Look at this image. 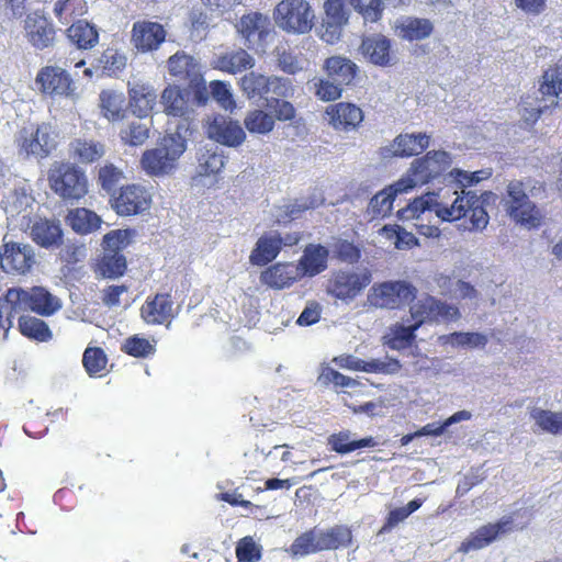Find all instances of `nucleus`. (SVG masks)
<instances>
[{"label": "nucleus", "mask_w": 562, "mask_h": 562, "mask_svg": "<svg viewBox=\"0 0 562 562\" xmlns=\"http://www.w3.org/2000/svg\"><path fill=\"white\" fill-rule=\"evenodd\" d=\"M490 198L491 192H484L479 195L476 191L465 190L464 188L461 191L454 190L452 192L451 202L445 201V196L439 200V195L434 192L427 193L400 210L398 216L407 221L418 218L426 211H430L441 221L446 222L469 217V231L481 232L487 226L490 221L485 209Z\"/></svg>", "instance_id": "1"}, {"label": "nucleus", "mask_w": 562, "mask_h": 562, "mask_svg": "<svg viewBox=\"0 0 562 562\" xmlns=\"http://www.w3.org/2000/svg\"><path fill=\"white\" fill-rule=\"evenodd\" d=\"M0 306L5 312L8 328L13 326V318L18 314L33 312L40 316L48 317L57 313L63 303L59 297L52 294L44 286L11 288L3 299H0Z\"/></svg>", "instance_id": "2"}, {"label": "nucleus", "mask_w": 562, "mask_h": 562, "mask_svg": "<svg viewBox=\"0 0 562 562\" xmlns=\"http://www.w3.org/2000/svg\"><path fill=\"white\" fill-rule=\"evenodd\" d=\"M187 148V137L168 133L158 146L146 150L140 159L144 171L154 177L171 173Z\"/></svg>", "instance_id": "3"}, {"label": "nucleus", "mask_w": 562, "mask_h": 562, "mask_svg": "<svg viewBox=\"0 0 562 562\" xmlns=\"http://www.w3.org/2000/svg\"><path fill=\"white\" fill-rule=\"evenodd\" d=\"M161 104L164 112L175 117V131L171 134L187 137L194 130V110L190 102V92L180 89L178 86H168L161 93Z\"/></svg>", "instance_id": "4"}, {"label": "nucleus", "mask_w": 562, "mask_h": 562, "mask_svg": "<svg viewBox=\"0 0 562 562\" xmlns=\"http://www.w3.org/2000/svg\"><path fill=\"white\" fill-rule=\"evenodd\" d=\"M274 20L288 33L305 34L314 25L315 13L307 0H282L274 9Z\"/></svg>", "instance_id": "5"}, {"label": "nucleus", "mask_w": 562, "mask_h": 562, "mask_svg": "<svg viewBox=\"0 0 562 562\" xmlns=\"http://www.w3.org/2000/svg\"><path fill=\"white\" fill-rule=\"evenodd\" d=\"M416 295L417 289L407 281H386L372 286L368 302L374 307L394 310L412 303Z\"/></svg>", "instance_id": "6"}, {"label": "nucleus", "mask_w": 562, "mask_h": 562, "mask_svg": "<svg viewBox=\"0 0 562 562\" xmlns=\"http://www.w3.org/2000/svg\"><path fill=\"white\" fill-rule=\"evenodd\" d=\"M48 179L52 190L64 200H79L88 191L85 173L68 164L55 166Z\"/></svg>", "instance_id": "7"}, {"label": "nucleus", "mask_w": 562, "mask_h": 562, "mask_svg": "<svg viewBox=\"0 0 562 562\" xmlns=\"http://www.w3.org/2000/svg\"><path fill=\"white\" fill-rule=\"evenodd\" d=\"M506 212L521 225L535 227L540 224V212L529 199L520 181H510L504 199Z\"/></svg>", "instance_id": "8"}, {"label": "nucleus", "mask_w": 562, "mask_h": 562, "mask_svg": "<svg viewBox=\"0 0 562 562\" xmlns=\"http://www.w3.org/2000/svg\"><path fill=\"white\" fill-rule=\"evenodd\" d=\"M452 159L445 150L428 151L426 156L415 159L406 176L403 179L411 180V190L417 186L425 184L439 177L450 168Z\"/></svg>", "instance_id": "9"}, {"label": "nucleus", "mask_w": 562, "mask_h": 562, "mask_svg": "<svg viewBox=\"0 0 562 562\" xmlns=\"http://www.w3.org/2000/svg\"><path fill=\"white\" fill-rule=\"evenodd\" d=\"M35 85L41 93L55 98L76 99L77 86L71 76L61 67L45 66L41 68L35 78Z\"/></svg>", "instance_id": "10"}, {"label": "nucleus", "mask_w": 562, "mask_h": 562, "mask_svg": "<svg viewBox=\"0 0 562 562\" xmlns=\"http://www.w3.org/2000/svg\"><path fill=\"white\" fill-rule=\"evenodd\" d=\"M19 155L44 158L55 148L56 143L48 125L24 127L16 136Z\"/></svg>", "instance_id": "11"}, {"label": "nucleus", "mask_w": 562, "mask_h": 562, "mask_svg": "<svg viewBox=\"0 0 562 562\" xmlns=\"http://www.w3.org/2000/svg\"><path fill=\"white\" fill-rule=\"evenodd\" d=\"M35 262L36 255L30 244L5 241L0 247V268L5 273L25 274Z\"/></svg>", "instance_id": "12"}, {"label": "nucleus", "mask_w": 562, "mask_h": 562, "mask_svg": "<svg viewBox=\"0 0 562 562\" xmlns=\"http://www.w3.org/2000/svg\"><path fill=\"white\" fill-rule=\"evenodd\" d=\"M237 27L249 49L265 50L271 33V22L267 15L259 12L246 14L240 19Z\"/></svg>", "instance_id": "13"}, {"label": "nucleus", "mask_w": 562, "mask_h": 562, "mask_svg": "<svg viewBox=\"0 0 562 562\" xmlns=\"http://www.w3.org/2000/svg\"><path fill=\"white\" fill-rule=\"evenodd\" d=\"M321 37L328 44L339 41L349 21V10L345 0H325Z\"/></svg>", "instance_id": "14"}, {"label": "nucleus", "mask_w": 562, "mask_h": 562, "mask_svg": "<svg viewBox=\"0 0 562 562\" xmlns=\"http://www.w3.org/2000/svg\"><path fill=\"white\" fill-rule=\"evenodd\" d=\"M411 316L418 327L427 321H452L459 316L456 306L446 304L432 296L420 297L411 306Z\"/></svg>", "instance_id": "15"}, {"label": "nucleus", "mask_w": 562, "mask_h": 562, "mask_svg": "<svg viewBox=\"0 0 562 562\" xmlns=\"http://www.w3.org/2000/svg\"><path fill=\"white\" fill-rule=\"evenodd\" d=\"M370 283L368 273L338 271L329 281L328 292L337 299L356 297Z\"/></svg>", "instance_id": "16"}, {"label": "nucleus", "mask_w": 562, "mask_h": 562, "mask_svg": "<svg viewBox=\"0 0 562 562\" xmlns=\"http://www.w3.org/2000/svg\"><path fill=\"white\" fill-rule=\"evenodd\" d=\"M150 195L138 184L123 187L119 196L114 199V209L120 215H134L147 211L150 206Z\"/></svg>", "instance_id": "17"}, {"label": "nucleus", "mask_w": 562, "mask_h": 562, "mask_svg": "<svg viewBox=\"0 0 562 562\" xmlns=\"http://www.w3.org/2000/svg\"><path fill=\"white\" fill-rule=\"evenodd\" d=\"M512 524L513 519L510 517H503L495 524L480 527L461 543L459 551L468 553L487 547L496 540L498 536L508 532L512 529Z\"/></svg>", "instance_id": "18"}, {"label": "nucleus", "mask_w": 562, "mask_h": 562, "mask_svg": "<svg viewBox=\"0 0 562 562\" xmlns=\"http://www.w3.org/2000/svg\"><path fill=\"white\" fill-rule=\"evenodd\" d=\"M206 133L211 139L228 147L239 146L246 137L238 122L222 115L213 119L207 126Z\"/></svg>", "instance_id": "19"}, {"label": "nucleus", "mask_w": 562, "mask_h": 562, "mask_svg": "<svg viewBox=\"0 0 562 562\" xmlns=\"http://www.w3.org/2000/svg\"><path fill=\"white\" fill-rule=\"evenodd\" d=\"M166 38L164 26L153 21H137L132 29V43L143 53L157 49Z\"/></svg>", "instance_id": "20"}, {"label": "nucleus", "mask_w": 562, "mask_h": 562, "mask_svg": "<svg viewBox=\"0 0 562 562\" xmlns=\"http://www.w3.org/2000/svg\"><path fill=\"white\" fill-rule=\"evenodd\" d=\"M411 190V180L401 178L395 183L378 192L368 205V214L371 218L387 216L393 207V202L398 193Z\"/></svg>", "instance_id": "21"}, {"label": "nucleus", "mask_w": 562, "mask_h": 562, "mask_svg": "<svg viewBox=\"0 0 562 562\" xmlns=\"http://www.w3.org/2000/svg\"><path fill=\"white\" fill-rule=\"evenodd\" d=\"M24 29L29 42L37 49L47 48L54 43L55 29L53 24L37 12L26 16Z\"/></svg>", "instance_id": "22"}, {"label": "nucleus", "mask_w": 562, "mask_h": 562, "mask_svg": "<svg viewBox=\"0 0 562 562\" xmlns=\"http://www.w3.org/2000/svg\"><path fill=\"white\" fill-rule=\"evenodd\" d=\"M170 75L179 80L187 81L189 87L198 88L202 82L200 64L184 53H177L168 60Z\"/></svg>", "instance_id": "23"}, {"label": "nucleus", "mask_w": 562, "mask_h": 562, "mask_svg": "<svg viewBox=\"0 0 562 562\" xmlns=\"http://www.w3.org/2000/svg\"><path fill=\"white\" fill-rule=\"evenodd\" d=\"M30 235L34 243L44 248L59 246L63 239V231L57 221L38 217L30 221Z\"/></svg>", "instance_id": "24"}, {"label": "nucleus", "mask_w": 562, "mask_h": 562, "mask_svg": "<svg viewBox=\"0 0 562 562\" xmlns=\"http://www.w3.org/2000/svg\"><path fill=\"white\" fill-rule=\"evenodd\" d=\"M130 104L133 112L138 116H147L153 110L157 94L154 88L140 80L128 82Z\"/></svg>", "instance_id": "25"}, {"label": "nucleus", "mask_w": 562, "mask_h": 562, "mask_svg": "<svg viewBox=\"0 0 562 562\" xmlns=\"http://www.w3.org/2000/svg\"><path fill=\"white\" fill-rule=\"evenodd\" d=\"M172 300L169 294H156L142 306V317L147 324H164L173 317Z\"/></svg>", "instance_id": "26"}, {"label": "nucleus", "mask_w": 562, "mask_h": 562, "mask_svg": "<svg viewBox=\"0 0 562 562\" xmlns=\"http://www.w3.org/2000/svg\"><path fill=\"white\" fill-rule=\"evenodd\" d=\"M328 250L322 245H308L305 247L299 263L296 265L300 277H314L327 268Z\"/></svg>", "instance_id": "27"}, {"label": "nucleus", "mask_w": 562, "mask_h": 562, "mask_svg": "<svg viewBox=\"0 0 562 562\" xmlns=\"http://www.w3.org/2000/svg\"><path fill=\"white\" fill-rule=\"evenodd\" d=\"M429 139L426 133L400 134L385 150L396 157L416 156L429 146Z\"/></svg>", "instance_id": "28"}, {"label": "nucleus", "mask_w": 562, "mask_h": 562, "mask_svg": "<svg viewBox=\"0 0 562 562\" xmlns=\"http://www.w3.org/2000/svg\"><path fill=\"white\" fill-rule=\"evenodd\" d=\"M281 250V235L270 232L262 235L252 249L249 261L255 266H266L279 255Z\"/></svg>", "instance_id": "29"}, {"label": "nucleus", "mask_w": 562, "mask_h": 562, "mask_svg": "<svg viewBox=\"0 0 562 562\" xmlns=\"http://www.w3.org/2000/svg\"><path fill=\"white\" fill-rule=\"evenodd\" d=\"M300 271L292 263H276L266 269L260 277L263 284L273 289H284L300 279Z\"/></svg>", "instance_id": "30"}, {"label": "nucleus", "mask_w": 562, "mask_h": 562, "mask_svg": "<svg viewBox=\"0 0 562 562\" xmlns=\"http://www.w3.org/2000/svg\"><path fill=\"white\" fill-rule=\"evenodd\" d=\"M390 40L381 34L367 36L362 41V54L374 65L385 66L390 63Z\"/></svg>", "instance_id": "31"}, {"label": "nucleus", "mask_w": 562, "mask_h": 562, "mask_svg": "<svg viewBox=\"0 0 562 562\" xmlns=\"http://www.w3.org/2000/svg\"><path fill=\"white\" fill-rule=\"evenodd\" d=\"M324 68L329 79L341 86L350 85L357 74L358 67L350 59L342 56H333L325 60Z\"/></svg>", "instance_id": "32"}, {"label": "nucleus", "mask_w": 562, "mask_h": 562, "mask_svg": "<svg viewBox=\"0 0 562 562\" xmlns=\"http://www.w3.org/2000/svg\"><path fill=\"white\" fill-rule=\"evenodd\" d=\"M34 198L31 195L29 188H14L2 201L3 210L8 216L15 217L23 214L26 218L30 214L29 209L32 207Z\"/></svg>", "instance_id": "33"}, {"label": "nucleus", "mask_w": 562, "mask_h": 562, "mask_svg": "<svg viewBox=\"0 0 562 562\" xmlns=\"http://www.w3.org/2000/svg\"><path fill=\"white\" fill-rule=\"evenodd\" d=\"M327 113L330 115V123L336 128H355L363 120L361 109L351 103H338L331 106Z\"/></svg>", "instance_id": "34"}, {"label": "nucleus", "mask_w": 562, "mask_h": 562, "mask_svg": "<svg viewBox=\"0 0 562 562\" xmlns=\"http://www.w3.org/2000/svg\"><path fill=\"white\" fill-rule=\"evenodd\" d=\"M67 36L80 49L93 48L99 42V32L95 25L79 20L67 29Z\"/></svg>", "instance_id": "35"}, {"label": "nucleus", "mask_w": 562, "mask_h": 562, "mask_svg": "<svg viewBox=\"0 0 562 562\" xmlns=\"http://www.w3.org/2000/svg\"><path fill=\"white\" fill-rule=\"evenodd\" d=\"M324 551L321 542V536L317 528L310 529L294 539L288 552L296 557H305L308 554Z\"/></svg>", "instance_id": "36"}, {"label": "nucleus", "mask_w": 562, "mask_h": 562, "mask_svg": "<svg viewBox=\"0 0 562 562\" xmlns=\"http://www.w3.org/2000/svg\"><path fill=\"white\" fill-rule=\"evenodd\" d=\"M19 329L23 336L40 342H46L53 338V333L46 322L35 316L21 315Z\"/></svg>", "instance_id": "37"}, {"label": "nucleus", "mask_w": 562, "mask_h": 562, "mask_svg": "<svg viewBox=\"0 0 562 562\" xmlns=\"http://www.w3.org/2000/svg\"><path fill=\"white\" fill-rule=\"evenodd\" d=\"M67 220L71 228L82 235L94 232L102 223L101 217L97 213L85 207L71 211Z\"/></svg>", "instance_id": "38"}, {"label": "nucleus", "mask_w": 562, "mask_h": 562, "mask_svg": "<svg viewBox=\"0 0 562 562\" xmlns=\"http://www.w3.org/2000/svg\"><path fill=\"white\" fill-rule=\"evenodd\" d=\"M351 436L352 435L349 430H344L331 435L328 438V443L335 452L340 454H346L361 448L376 446V441L372 437L352 440Z\"/></svg>", "instance_id": "39"}, {"label": "nucleus", "mask_w": 562, "mask_h": 562, "mask_svg": "<svg viewBox=\"0 0 562 562\" xmlns=\"http://www.w3.org/2000/svg\"><path fill=\"white\" fill-rule=\"evenodd\" d=\"M255 66V59L246 50L239 49L221 56L216 61L220 70L238 74Z\"/></svg>", "instance_id": "40"}, {"label": "nucleus", "mask_w": 562, "mask_h": 562, "mask_svg": "<svg viewBox=\"0 0 562 562\" xmlns=\"http://www.w3.org/2000/svg\"><path fill=\"white\" fill-rule=\"evenodd\" d=\"M198 160L201 176L217 173L225 165L223 150L215 144L204 146Z\"/></svg>", "instance_id": "41"}, {"label": "nucleus", "mask_w": 562, "mask_h": 562, "mask_svg": "<svg viewBox=\"0 0 562 562\" xmlns=\"http://www.w3.org/2000/svg\"><path fill=\"white\" fill-rule=\"evenodd\" d=\"M318 531L324 551L347 547L352 541L351 530L344 525H337L325 530L318 529Z\"/></svg>", "instance_id": "42"}, {"label": "nucleus", "mask_w": 562, "mask_h": 562, "mask_svg": "<svg viewBox=\"0 0 562 562\" xmlns=\"http://www.w3.org/2000/svg\"><path fill=\"white\" fill-rule=\"evenodd\" d=\"M543 81L540 86V93L549 98L551 105L558 104V97L562 92V63L550 67L543 74Z\"/></svg>", "instance_id": "43"}, {"label": "nucleus", "mask_w": 562, "mask_h": 562, "mask_svg": "<svg viewBox=\"0 0 562 562\" xmlns=\"http://www.w3.org/2000/svg\"><path fill=\"white\" fill-rule=\"evenodd\" d=\"M124 94L114 90H103L100 93V106L104 116L109 121H119L123 119Z\"/></svg>", "instance_id": "44"}, {"label": "nucleus", "mask_w": 562, "mask_h": 562, "mask_svg": "<svg viewBox=\"0 0 562 562\" xmlns=\"http://www.w3.org/2000/svg\"><path fill=\"white\" fill-rule=\"evenodd\" d=\"M530 416L543 431L552 435H562V411L552 412L535 407L531 409Z\"/></svg>", "instance_id": "45"}, {"label": "nucleus", "mask_w": 562, "mask_h": 562, "mask_svg": "<svg viewBox=\"0 0 562 562\" xmlns=\"http://www.w3.org/2000/svg\"><path fill=\"white\" fill-rule=\"evenodd\" d=\"M126 270V259L120 251H104L98 263V271L104 278L114 279L123 276Z\"/></svg>", "instance_id": "46"}, {"label": "nucleus", "mask_w": 562, "mask_h": 562, "mask_svg": "<svg viewBox=\"0 0 562 562\" xmlns=\"http://www.w3.org/2000/svg\"><path fill=\"white\" fill-rule=\"evenodd\" d=\"M418 328L416 324L404 326L396 324L391 327L390 333L384 337L385 344L394 350L405 349L411 346L415 338V330Z\"/></svg>", "instance_id": "47"}, {"label": "nucleus", "mask_w": 562, "mask_h": 562, "mask_svg": "<svg viewBox=\"0 0 562 562\" xmlns=\"http://www.w3.org/2000/svg\"><path fill=\"white\" fill-rule=\"evenodd\" d=\"M380 234L392 241L395 248L400 250L412 249L418 245L415 235L398 225H385L381 228Z\"/></svg>", "instance_id": "48"}, {"label": "nucleus", "mask_w": 562, "mask_h": 562, "mask_svg": "<svg viewBox=\"0 0 562 562\" xmlns=\"http://www.w3.org/2000/svg\"><path fill=\"white\" fill-rule=\"evenodd\" d=\"M75 156L80 162L89 164L100 159L105 150L104 146L94 140L77 139L72 143Z\"/></svg>", "instance_id": "49"}, {"label": "nucleus", "mask_w": 562, "mask_h": 562, "mask_svg": "<svg viewBox=\"0 0 562 562\" xmlns=\"http://www.w3.org/2000/svg\"><path fill=\"white\" fill-rule=\"evenodd\" d=\"M269 77L250 71L240 79V88L248 98L259 97L266 100Z\"/></svg>", "instance_id": "50"}, {"label": "nucleus", "mask_w": 562, "mask_h": 562, "mask_svg": "<svg viewBox=\"0 0 562 562\" xmlns=\"http://www.w3.org/2000/svg\"><path fill=\"white\" fill-rule=\"evenodd\" d=\"M108 358L99 347H88L82 356V364L89 376H95L106 367Z\"/></svg>", "instance_id": "51"}, {"label": "nucleus", "mask_w": 562, "mask_h": 562, "mask_svg": "<svg viewBox=\"0 0 562 562\" xmlns=\"http://www.w3.org/2000/svg\"><path fill=\"white\" fill-rule=\"evenodd\" d=\"M442 339L453 347L477 348L487 344V337L481 333L454 331Z\"/></svg>", "instance_id": "52"}, {"label": "nucleus", "mask_w": 562, "mask_h": 562, "mask_svg": "<svg viewBox=\"0 0 562 562\" xmlns=\"http://www.w3.org/2000/svg\"><path fill=\"white\" fill-rule=\"evenodd\" d=\"M245 126L250 133L267 134L272 131L274 119L262 110H255L246 116Z\"/></svg>", "instance_id": "53"}, {"label": "nucleus", "mask_w": 562, "mask_h": 562, "mask_svg": "<svg viewBox=\"0 0 562 562\" xmlns=\"http://www.w3.org/2000/svg\"><path fill=\"white\" fill-rule=\"evenodd\" d=\"M432 24L426 19L408 20L402 27V36L406 40H423L430 35Z\"/></svg>", "instance_id": "54"}, {"label": "nucleus", "mask_w": 562, "mask_h": 562, "mask_svg": "<svg viewBox=\"0 0 562 562\" xmlns=\"http://www.w3.org/2000/svg\"><path fill=\"white\" fill-rule=\"evenodd\" d=\"M149 137V126L140 121H133L127 128L121 132V138L124 143L132 146L144 144Z\"/></svg>", "instance_id": "55"}, {"label": "nucleus", "mask_w": 562, "mask_h": 562, "mask_svg": "<svg viewBox=\"0 0 562 562\" xmlns=\"http://www.w3.org/2000/svg\"><path fill=\"white\" fill-rule=\"evenodd\" d=\"M324 196L319 191H313L307 198L296 200L286 206V214L291 218H296L302 212L316 209L324 203Z\"/></svg>", "instance_id": "56"}, {"label": "nucleus", "mask_w": 562, "mask_h": 562, "mask_svg": "<svg viewBox=\"0 0 562 562\" xmlns=\"http://www.w3.org/2000/svg\"><path fill=\"white\" fill-rule=\"evenodd\" d=\"M103 74L108 76L116 75L126 65V57L115 49H106L100 57Z\"/></svg>", "instance_id": "57"}, {"label": "nucleus", "mask_w": 562, "mask_h": 562, "mask_svg": "<svg viewBox=\"0 0 562 562\" xmlns=\"http://www.w3.org/2000/svg\"><path fill=\"white\" fill-rule=\"evenodd\" d=\"M127 355L138 358H146L155 352V344L145 338L133 336L126 339L122 347Z\"/></svg>", "instance_id": "58"}, {"label": "nucleus", "mask_w": 562, "mask_h": 562, "mask_svg": "<svg viewBox=\"0 0 562 562\" xmlns=\"http://www.w3.org/2000/svg\"><path fill=\"white\" fill-rule=\"evenodd\" d=\"M313 89L318 99L333 101L341 95V85L331 79H317L313 81Z\"/></svg>", "instance_id": "59"}, {"label": "nucleus", "mask_w": 562, "mask_h": 562, "mask_svg": "<svg viewBox=\"0 0 562 562\" xmlns=\"http://www.w3.org/2000/svg\"><path fill=\"white\" fill-rule=\"evenodd\" d=\"M238 562H258L261 558L260 547L251 537H244L236 547Z\"/></svg>", "instance_id": "60"}, {"label": "nucleus", "mask_w": 562, "mask_h": 562, "mask_svg": "<svg viewBox=\"0 0 562 562\" xmlns=\"http://www.w3.org/2000/svg\"><path fill=\"white\" fill-rule=\"evenodd\" d=\"M318 381L325 385L333 383L341 387H355L358 384L355 379L346 376L328 366L322 367Z\"/></svg>", "instance_id": "61"}, {"label": "nucleus", "mask_w": 562, "mask_h": 562, "mask_svg": "<svg viewBox=\"0 0 562 562\" xmlns=\"http://www.w3.org/2000/svg\"><path fill=\"white\" fill-rule=\"evenodd\" d=\"M401 364L395 359L381 360L372 359L370 361L362 360L361 371L367 373H385L394 374L398 372Z\"/></svg>", "instance_id": "62"}, {"label": "nucleus", "mask_w": 562, "mask_h": 562, "mask_svg": "<svg viewBox=\"0 0 562 562\" xmlns=\"http://www.w3.org/2000/svg\"><path fill=\"white\" fill-rule=\"evenodd\" d=\"M351 4L358 10L366 21L375 22L382 13V2L380 0H350Z\"/></svg>", "instance_id": "63"}, {"label": "nucleus", "mask_w": 562, "mask_h": 562, "mask_svg": "<svg viewBox=\"0 0 562 562\" xmlns=\"http://www.w3.org/2000/svg\"><path fill=\"white\" fill-rule=\"evenodd\" d=\"M210 87L213 99L223 109L233 111L235 108V101L229 87L222 81H212Z\"/></svg>", "instance_id": "64"}]
</instances>
